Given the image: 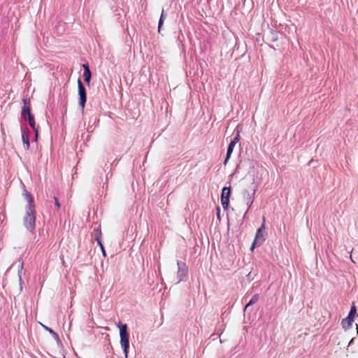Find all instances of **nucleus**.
Listing matches in <instances>:
<instances>
[{
    "instance_id": "17",
    "label": "nucleus",
    "mask_w": 358,
    "mask_h": 358,
    "mask_svg": "<svg viewBox=\"0 0 358 358\" xmlns=\"http://www.w3.org/2000/svg\"><path fill=\"white\" fill-rule=\"evenodd\" d=\"M43 327L46 330L48 331V332H50L51 334H55V331L50 329V327H47V326H45L43 324H42Z\"/></svg>"
},
{
    "instance_id": "1",
    "label": "nucleus",
    "mask_w": 358,
    "mask_h": 358,
    "mask_svg": "<svg viewBox=\"0 0 358 358\" xmlns=\"http://www.w3.org/2000/svg\"><path fill=\"white\" fill-rule=\"evenodd\" d=\"M23 196L27 202V206L26 207V214L23 219L24 225L28 230L34 234L35 230L36 215L35 206L34 204V198L26 189H24L23 191Z\"/></svg>"
},
{
    "instance_id": "5",
    "label": "nucleus",
    "mask_w": 358,
    "mask_h": 358,
    "mask_svg": "<svg viewBox=\"0 0 358 358\" xmlns=\"http://www.w3.org/2000/svg\"><path fill=\"white\" fill-rule=\"evenodd\" d=\"M231 194V189L230 187H224L222 189V194H221V203L223 208L227 210L229 203V196Z\"/></svg>"
},
{
    "instance_id": "4",
    "label": "nucleus",
    "mask_w": 358,
    "mask_h": 358,
    "mask_svg": "<svg viewBox=\"0 0 358 358\" xmlns=\"http://www.w3.org/2000/svg\"><path fill=\"white\" fill-rule=\"evenodd\" d=\"M78 94L80 96V106L82 110L84 111L85 103L87 101V93L85 86L83 85L80 79L78 80Z\"/></svg>"
},
{
    "instance_id": "11",
    "label": "nucleus",
    "mask_w": 358,
    "mask_h": 358,
    "mask_svg": "<svg viewBox=\"0 0 358 358\" xmlns=\"http://www.w3.org/2000/svg\"><path fill=\"white\" fill-rule=\"evenodd\" d=\"M258 300H259V294H255V295L252 297V299H250V301L246 304V306H245V308H244V310H246V309H247L249 306H252V305H253V304L256 303L258 301Z\"/></svg>"
},
{
    "instance_id": "16",
    "label": "nucleus",
    "mask_w": 358,
    "mask_h": 358,
    "mask_svg": "<svg viewBox=\"0 0 358 358\" xmlns=\"http://www.w3.org/2000/svg\"><path fill=\"white\" fill-rule=\"evenodd\" d=\"M240 140V134L239 131L237 132L236 136L234 138V139L231 141V143H234V144H236Z\"/></svg>"
},
{
    "instance_id": "18",
    "label": "nucleus",
    "mask_w": 358,
    "mask_h": 358,
    "mask_svg": "<svg viewBox=\"0 0 358 358\" xmlns=\"http://www.w3.org/2000/svg\"><path fill=\"white\" fill-rule=\"evenodd\" d=\"M98 243H99V245H100V247H101V250H102V252H103V256H106V252H105V250H104V248H103V245H102L101 242L100 241H99V240H98Z\"/></svg>"
},
{
    "instance_id": "2",
    "label": "nucleus",
    "mask_w": 358,
    "mask_h": 358,
    "mask_svg": "<svg viewBox=\"0 0 358 358\" xmlns=\"http://www.w3.org/2000/svg\"><path fill=\"white\" fill-rule=\"evenodd\" d=\"M118 327L120 328V344L122 348H123L124 356L127 358L129 347V336L127 332V326L125 324H119Z\"/></svg>"
},
{
    "instance_id": "22",
    "label": "nucleus",
    "mask_w": 358,
    "mask_h": 358,
    "mask_svg": "<svg viewBox=\"0 0 358 358\" xmlns=\"http://www.w3.org/2000/svg\"><path fill=\"white\" fill-rule=\"evenodd\" d=\"M357 332H358V327H357Z\"/></svg>"
},
{
    "instance_id": "8",
    "label": "nucleus",
    "mask_w": 358,
    "mask_h": 358,
    "mask_svg": "<svg viewBox=\"0 0 358 358\" xmlns=\"http://www.w3.org/2000/svg\"><path fill=\"white\" fill-rule=\"evenodd\" d=\"M26 120H28L29 126L35 131L36 138H37L38 131V128L36 127V122H35L34 115H31V116L28 117Z\"/></svg>"
},
{
    "instance_id": "14",
    "label": "nucleus",
    "mask_w": 358,
    "mask_h": 358,
    "mask_svg": "<svg viewBox=\"0 0 358 358\" xmlns=\"http://www.w3.org/2000/svg\"><path fill=\"white\" fill-rule=\"evenodd\" d=\"M357 313V310L355 304H353L350 308V313L348 314V316L347 317L352 319L354 320V317Z\"/></svg>"
},
{
    "instance_id": "20",
    "label": "nucleus",
    "mask_w": 358,
    "mask_h": 358,
    "mask_svg": "<svg viewBox=\"0 0 358 358\" xmlns=\"http://www.w3.org/2000/svg\"><path fill=\"white\" fill-rule=\"evenodd\" d=\"M52 335L53 336V337L55 340H57V341L59 340V336L57 333L55 332V334H52Z\"/></svg>"
},
{
    "instance_id": "21",
    "label": "nucleus",
    "mask_w": 358,
    "mask_h": 358,
    "mask_svg": "<svg viewBox=\"0 0 358 358\" xmlns=\"http://www.w3.org/2000/svg\"><path fill=\"white\" fill-rule=\"evenodd\" d=\"M220 208L218 207V208H217V217L218 218H220Z\"/></svg>"
},
{
    "instance_id": "6",
    "label": "nucleus",
    "mask_w": 358,
    "mask_h": 358,
    "mask_svg": "<svg viewBox=\"0 0 358 358\" xmlns=\"http://www.w3.org/2000/svg\"><path fill=\"white\" fill-rule=\"evenodd\" d=\"M23 103L24 106L22 108V116L27 119L28 117L33 115L31 113V102L30 100L28 99H23Z\"/></svg>"
},
{
    "instance_id": "7",
    "label": "nucleus",
    "mask_w": 358,
    "mask_h": 358,
    "mask_svg": "<svg viewBox=\"0 0 358 358\" xmlns=\"http://www.w3.org/2000/svg\"><path fill=\"white\" fill-rule=\"evenodd\" d=\"M83 67L84 69L83 76L85 78V81L90 85V79H91V71L90 70L88 64H83Z\"/></svg>"
},
{
    "instance_id": "12",
    "label": "nucleus",
    "mask_w": 358,
    "mask_h": 358,
    "mask_svg": "<svg viewBox=\"0 0 358 358\" xmlns=\"http://www.w3.org/2000/svg\"><path fill=\"white\" fill-rule=\"evenodd\" d=\"M166 18V14L164 13V10H162V14L159 20V24H158V32L161 31L162 27L163 25L164 20Z\"/></svg>"
},
{
    "instance_id": "9",
    "label": "nucleus",
    "mask_w": 358,
    "mask_h": 358,
    "mask_svg": "<svg viewBox=\"0 0 358 358\" xmlns=\"http://www.w3.org/2000/svg\"><path fill=\"white\" fill-rule=\"evenodd\" d=\"M235 145H236V144H234V143H231V142L229 143V145L228 146V148H227V156H226V158H225L224 162V164H227L228 160L229 159Z\"/></svg>"
},
{
    "instance_id": "15",
    "label": "nucleus",
    "mask_w": 358,
    "mask_h": 358,
    "mask_svg": "<svg viewBox=\"0 0 358 358\" xmlns=\"http://www.w3.org/2000/svg\"><path fill=\"white\" fill-rule=\"evenodd\" d=\"M22 141L24 144L27 145V149H29V136L25 132L22 133Z\"/></svg>"
},
{
    "instance_id": "3",
    "label": "nucleus",
    "mask_w": 358,
    "mask_h": 358,
    "mask_svg": "<svg viewBox=\"0 0 358 358\" xmlns=\"http://www.w3.org/2000/svg\"><path fill=\"white\" fill-rule=\"evenodd\" d=\"M266 229V224H265V217H263V222L262 224V226L257 229L255 238L252 243V245L251 246L250 250H252L256 245H261L265 240L264 235L263 232Z\"/></svg>"
},
{
    "instance_id": "19",
    "label": "nucleus",
    "mask_w": 358,
    "mask_h": 358,
    "mask_svg": "<svg viewBox=\"0 0 358 358\" xmlns=\"http://www.w3.org/2000/svg\"><path fill=\"white\" fill-rule=\"evenodd\" d=\"M54 200H55V206H57V209H59L60 204L59 203V201H58L57 198V197H54Z\"/></svg>"
},
{
    "instance_id": "13",
    "label": "nucleus",
    "mask_w": 358,
    "mask_h": 358,
    "mask_svg": "<svg viewBox=\"0 0 358 358\" xmlns=\"http://www.w3.org/2000/svg\"><path fill=\"white\" fill-rule=\"evenodd\" d=\"M178 275H180V280H183V278H186L187 275V270L186 268H180L178 269Z\"/></svg>"
},
{
    "instance_id": "10",
    "label": "nucleus",
    "mask_w": 358,
    "mask_h": 358,
    "mask_svg": "<svg viewBox=\"0 0 358 358\" xmlns=\"http://www.w3.org/2000/svg\"><path fill=\"white\" fill-rule=\"evenodd\" d=\"M353 320L352 319L346 317L342 320L341 324L344 329H349L352 323Z\"/></svg>"
}]
</instances>
